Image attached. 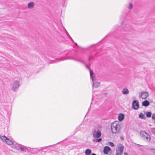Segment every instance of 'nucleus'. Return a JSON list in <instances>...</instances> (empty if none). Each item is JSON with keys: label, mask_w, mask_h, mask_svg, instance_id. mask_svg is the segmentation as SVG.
<instances>
[{"label": "nucleus", "mask_w": 155, "mask_h": 155, "mask_svg": "<svg viewBox=\"0 0 155 155\" xmlns=\"http://www.w3.org/2000/svg\"><path fill=\"white\" fill-rule=\"evenodd\" d=\"M110 128L113 134H116L119 132L120 129L119 122L117 121L114 122L111 124Z\"/></svg>", "instance_id": "1"}, {"label": "nucleus", "mask_w": 155, "mask_h": 155, "mask_svg": "<svg viewBox=\"0 0 155 155\" xmlns=\"http://www.w3.org/2000/svg\"><path fill=\"white\" fill-rule=\"evenodd\" d=\"M101 127L97 126L95 127L92 130V135L94 138H99L101 136Z\"/></svg>", "instance_id": "2"}, {"label": "nucleus", "mask_w": 155, "mask_h": 155, "mask_svg": "<svg viewBox=\"0 0 155 155\" xmlns=\"http://www.w3.org/2000/svg\"><path fill=\"white\" fill-rule=\"evenodd\" d=\"M90 75L91 77L92 78V82L93 83V87L95 88H97L98 87L100 84V83L99 82H95L94 80V74L93 71L92 70H90Z\"/></svg>", "instance_id": "3"}, {"label": "nucleus", "mask_w": 155, "mask_h": 155, "mask_svg": "<svg viewBox=\"0 0 155 155\" xmlns=\"http://www.w3.org/2000/svg\"><path fill=\"white\" fill-rule=\"evenodd\" d=\"M19 82L18 81H14L11 85L12 88L14 91H15L20 86Z\"/></svg>", "instance_id": "4"}, {"label": "nucleus", "mask_w": 155, "mask_h": 155, "mask_svg": "<svg viewBox=\"0 0 155 155\" xmlns=\"http://www.w3.org/2000/svg\"><path fill=\"white\" fill-rule=\"evenodd\" d=\"M139 103L137 100L133 101L132 103V108L135 110H138L139 108Z\"/></svg>", "instance_id": "5"}, {"label": "nucleus", "mask_w": 155, "mask_h": 155, "mask_svg": "<svg viewBox=\"0 0 155 155\" xmlns=\"http://www.w3.org/2000/svg\"><path fill=\"white\" fill-rule=\"evenodd\" d=\"M140 135H142L143 137L146 140L149 141L150 140V135L147 134L145 132H143V133H141Z\"/></svg>", "instance_id": "6"}, {"label": "nucleus", "mask_w": 155, "mask_h": 155, "mask_svg": "<svg viewBox=\"0 0 155 155\" xmlns=\"http://www.w3.org/2000/svg\"><path fill=\"white\" fill-rule=\"evenodd\" d=\"M149 94L146 91H143L141 92V95H140L142 99H146L148 96Z\"/></svg>", "instance_id": "7"}, {"label": "nucleus", "mask_w": 155, "mask_h": 155, "mask_svg": "<svg viewBox=\"0 0 155 155\" xmlns=\"http://www.w3.org/2000/svg\"><path fill=\"white\" fill-rule=\"evenodd\" d=\"M124 150L123 146L120 147L119 149L116 151V155H121L123 153Z\"/></svg>", "instance_id": "8"}, {"label": "nucleus", "mask_w": 155, "mask_h": 155, "mask_svg": "<svg viewBox=\"0 0 155 155\" xmlns=\"http://www.w3.org/2000/svg\"><path fill=\"white\" fill-rule=\"evenodd\" d=\"M111 150L110 148L108 146H106L104 147V153L105 154H107Z\"/></svg>", "instance_id": "9"}, {"label": "nucleus", "mask_w": 155, "mask_h": 155, "mask_svg": "<svg viewBox=\"0 0 155 155\" xmlns=\"http://www.w3.org/2000/svg\"><path fill=\"white\" fill-rule=\"evenodd\" d=\"M150 104L149 102L146 100L142 102V105L144 107H147L150 105Z\"/></svg>", "instance_id": "10"}, {"label": "nucleus", "mask_w": 155, "mask_h": 155, "mask_svg": "<svg viewBox=\"0 0 155 155\" xmlns=\"http://www.w3.org/2000/svg\"><path fill=\"white\" fill-rule=\"evenodd\" d=\"M124 114H120L118 116V119L119 121H121L124 119Z\"/></svg>", "instance_id": "11"}, {"label": "nucleus", "mask_w": 155, "mask_h": 155, "mask_svg": "<svg viewBox=\"0 0 155 155\" xmlns=\"http://www.w3.org/2000/svg\"><path fill=\"white\" fill-rule=\"evenodd\" d=\"M34 6V2H31L28 3V7L29 8L32 9L33 8Z\"/></svg>", "instance_id": "12"}, {"label": "nucleus", "mask_w": 155, "mask_h": 155, "mask_svg": "<svg viewBox=\"0 0 155 155\" xmlns=\"http://www.w3.org/2000/svg\"><path fill=\"white\" fill-rule=\"evenodd\" d=\"M129 91L128 89L127 88H124L122 91V93L123 94H127L129 93Z\"/></svg>", "instance_id": "13"}, {"label": "nucleus", "mask_w": 155, "mask_h": 155, "mask_svg": "<svg viewBox=\"0 0 155 155\" xmlns=\"http://www.w3.org/2000/svg\"><path fill=\"white\" fill-rule=\"evenodd\" d=\"M91 153V150L90 149H87L85 151V154L86 155H90Z\"/></svg>", "instance_id": "14"}, {"label": "nucleus", "mask_w": 155, "mask_h": 155, "mask_svg": "<svg viewBox=\"0 0 155 155\" xmlns=\"http://www.w3.org/2000/svg\"><path fill=\"white\" fill-rule=\"evenodd\" d=\"M5 142L9 145H12L13 144V142L8 138H7Z\"/></svg>", "instance_id": "15"}, {"label": "nucleus", "mask_w": 155, "mask_h": 155, "mask_svg": "<svg viewBox=\"0 0 155 155\" xmlns=\"http://www.w3.org/2000/svg\"><path fill=\"white\" fill-rule=\"evenodd\" d=\"M0 138L3 142L5 141V142L7 137L5 136H3L0 137Z\"/></svg>", "instance_id": "16"}, {"label": "nucleus", "mask_w": 155, "mask_h": 155, "mask_svg": "<svg viewBox=\"0 0 155 155\" xmlns=\"http://www.w3.org/2000/svg\"><path fill=\"white\" fill-rule=\"evenodd\" d=\"M146 116L147 117H150L151 116L152 114L151 112H146Z\"/></svg>", "instance_id": "17"}, {"label": "nucleus", "mask_w": 155, "mask_h": 155, "mask_svg": "<svg viewBox=\"0 0 155 155\" xmlns=\"http://www.w3.org/2000/svg\"><path fill=\"white\" fill-rule=\"evenodd\" d=\"M139 117L142 119H145L146 118L144 114L142 113H141L139 115Z\"/></svg>", "instance_id": "18"}, {"label": "nucleus", "mask_w": 155, "mask_h": 155, "mask_svg": "<svg viewBox=\"0 0 155 155\" xmlns=\"http://www.w3.org/2000/svg\"><path fill=\"white\" fill-rule=\"evenodd\" d=\"M127 8L128 9H131L133 8V5L131 3H129L128 6H127Z\"/></svg>", "instance_id": "19"}, {"label": "nucleus", "mask_w": 155, "mask_h": 155, "mask_svg": "<svg viewBox=\"0 0 155 155\" xmlns=\"http://www.w3.org/2000/svg\"><path fill=\"white\" fill-rule=\"evenodd\" d=\"M68 58L63 57L59 59H58L57 60L59 61H63L67 59Z\"/></svg>", "instance_id": "20"}, {"label": "nucleus", "mask_w": 155, "mask_h": 155, "mask_svg": "<svg viewBox=\"0 0 155 155\" xmlns=\"http://www.w3.org/2000/svg\"><path fill=\"white\" fill-rule=\"evenodd\" d=\"M19 149H20V150L22 151H24V152H26L27 151L26 149L25 148H23L22 147H19Z\"/></svg>", "instance_id": "21"}, {"label": "nucleus", "mask_w": 155, "mask_h": 155, "mask_svg": "<svg viewBox=\"0 0 155 155\" xmlns=\"http://www.w3.org/2000/svg\"><path fill=\"white\" fill-rule=\"evenodd\" d=\"M150 130L152 133L155 134V128H151Z\"/></svg>", "instance_id": "22"}, {"label": "nucleus", "mask_w": 155, "mask_h": 155, "mask_svg": "<svg viewBox=\"0 0 155 155\" xmlns=\"http://www.w3.org/2000/svg\"><path fill=\"white\" fill-rule=\"evenodd\" d=\"M108 143L109 144V145L110 146L114 147V144L112 142H108Z\"/></svg>", "instance_id": "23"}, {"label": "nucleus", "mask_w": 155, "mask_h": 155, "mask_svg": "<svg viewBox=\"0 0 155 155\" xmlns=\"http://www.w3.org/2000/svg\"><path fill=\"white\" fill-rule=\"evenodd\" d=\"M101 140L102 139L101 138H100L99 139H97L95 141L97 142H101Z\"/></svg>", "instance_id": "24"}, {"label": "nucleus", "mask_w": 155, "mask_h": 155, "mask_svg": "<svg viewBox=\"0 0 155 155\" xmlns=\"http://www.w3.org/2000/svg\"><path fill=\"white\" fill-rule=\"evenodd\" d=\"M93 58V56L90 55L89 58L88 60L89 61H90L91 59Z\"/></svg>", "instance_id": "25"}, {"label": "nucleus", "mask_w": 155, "mask_h": 155, "mask_svg": "<svg viewBox=\"0 0 155 155\" xmlns=\"http://www.w3.org/2000/svg\"><path fill=\"white\" fill-rule=\"evenodd\" d=\"M70 59H72L73 60H74V61H78V62H79V61H80V60L74 58H71Z\"/></svg>", "instance_id": "26"}, {"label": "nucleus", "mask_w": 155, "mask_h": 155, "mask_svg": "<svg viewBox=\"0 0 155 155\" xmlns=\"http://www.w3.org/2000/svg\"><path fill=\"white\" fill-rule=\"evenodd\" d=\"M152 118L153 119H155V114H153Z\"/></svg>", "instance_id": "27"}, {"label": "nucleus", "mask_w": 155, "mask_h": 155, "mask_svg": "<svg viewBox=\"0 0 155 155\" xmlns=\"http://www.w3.org/2000/svg\"><path fill=\"white\" fill-rule=\"evenodd\" d=\"M89 70V71H90V70H91V69L89 67V66L88 65H87V64H85L84 65Z\"/></svg>", "instance_id": "28"}, {"label": "nucleus", "mask_w": 155, "mask_h": 155, "mask_svg": "<svg viewBox=\"0 0 155 155\" xmlns=\"http://www.w3.org/2000/svg\"><path fill=\"white\" fill-rule=\"evenodd\" d=\"M79 62H81V63H82V64H84V65L86 63H85V62H84L83 61H81V60H80V61H79Z\"/></svg>", "instance_id": "29"}, {"label": "nucleus", "mask_w": 155, "mask_h": 155, "mask_svg": "<svg viewBox=\"0 0 155 155\" xmlns=\"http://www.w3.org/2000/svg\"><path fill=\"white\" fill-rule=\"evenodd\" d=\"M74 44L78 47V45H77V43H75V42H74Z\"/></svg>", "instance_id": "30"}, {"label": "nucleus", "mask_w": 155, "mask_h": 155, "mask_svg": "<svg viewBox=\"0 0 155 155\" xmlns=\"http://www.w3.org/2000/svg\"><path fill=\"white\" fill-rule=\"evenodd\" d=\"M107 93H105L104 94V95L106 97L107 96Z\"/></svg>", "instance_id": "31"}, {"label": "nucleus", "mask_w": 155, "mask_h": 155, "mask_svg": "<svg viewBox=\"0 0 155 155\" xmlns=\"http://www.w3.org/2000/svg\"><path fill=\"white\" fill-rule=\"evenodd\" d=\"M91 155H96V154L94 153H92Z\"/></svg>", "instance_id": "32"}, {"label": "nucleus", "mask_w": 155, "mask_h": 155, "mask_svg": "<svg viewBox=\"0 0 155 155\" xmlns=\"http://www.w3.org/2000/svg\"><path fill=\"white\" fill-rule=\"evenodd\" d=\"M65 31H66V33H67V35H68V32H67V31H66V30H65Z\"/></svg>", "instance_id": "33"}, {"label": "nucleus", "mask_w": 155, "mask_h": 155, "mask_svg": "<svg viewBox=\"0 0 155 155\" xmlns=\"http://www.w3.org/2000/svg\"><path fill=\"white\" fill-rule=\"evenodd\" d=\"M71 41L73 42H74V41H73V40L72 39H72H71Z\"/></svg>", "instance_id": "34"}, {"label": "nucleus", "mask_w": 155, "mask_h": 155, "mask_svg": "<svg viewBox=\"0 0 155 155\" xmlns=\"http://www.w3.org/2000/svg\"><path fill=\"white\" fill-rule=\"evenodd\" d=\"M69 38L71 39H72V38H71V37L70 36V37H69Z\"/></svg>", "instance_id": "35"}, {"label": "nucleus", "mask_w": 155, "mask_h": 155, "mask_svg": "<svg viewBox=\"0 0 155 155\" xmlns=\"http://www.w3.org/2000/svg\"><path fill=\"white\" fill-rule=\"evenodd\" d=\"M67 36H68V37H70V35H69V34H68V35H67Z\"/></svg>", "instance_id": "36"}, {"label": "nucleus", "mask_w": 155, "mask_h": 155, "mask_svg": "<svg viewBox=\"0 0 155 155\" xmlns=\"http://www.w3.org/2000/svg\"><path fill=\"white\" fill-rule=\"evenodd\" d=\"M124 155H127V154L126 153H124Z\"/></svg>", "instance_id": "37"}, {"label": "nucleus", "mask_w": 155, "mask_h": 155, "mask_svg": "<svg viewBox=\"0 0 155 155\" xmlns=\"http://www.w3.org/2000/svg\"><path fill=\"white\" fill-rule=\"evenodd\" d=\"M121 138L122 139V140H123V138L122 137H121Z\"/></svg>", "instance_id": "38"}, {"label": "nucleus", "mask_w": 155, "mask_h": 155, "mask_svg": "<svg viewBox=\"0 0 155 155\" xmlns=\"http://www.w3.org/2000/svg\"><path fill=\"white\" fill-rule=\"evenodd\" d=\"M90 65H91V63L90 62H89V65L90 66Z\"/></svg>", "instance_id": "39"}, {"label": "nucleus", "mask_w": 155, "mask_h": 155, "mask_svg": "<svg viewBox=\"0 0 155 155\" xmlns=\"http://www.w3.org/2000/svg\"><path fill=\"white\" fill-rule=\"evenodd\" d=\"M93 45H92L89 48H90Z\"/></svg>", "instance_id": "40"}, {"label": "nucleus", "mask_w": 155, "mask_h": 155, "mask_svg": "<svg viewBox=\"0 0 155 155\" xmlns=\"http://www.w3.org/2000/svg\"><path fill=\"white\" fill-rule=\"evenodd\" d=\"M81 126V125H80L79 127H80Z\"/></svg>", "instance_id": "41"}, {"label": "nucleus", "mask_w": 155, "mask_h": 155, "mask_svg": "<svg viewBox=\"0 0 155 155\" xmlns=\"http://www.w3.org/2000/svg\"><path fill=\"white\" fill-rule=\"evenodd\" d=\"M154 153H155V149L154 150Z\"/></svg>", "instance_id": "42"}]
</instances>
